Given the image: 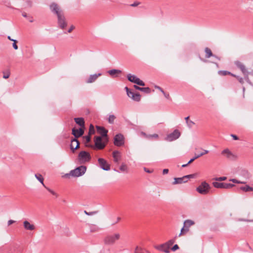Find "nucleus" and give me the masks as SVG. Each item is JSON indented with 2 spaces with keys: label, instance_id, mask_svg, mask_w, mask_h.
<instances>
[{
  "label": "nucleus",
  "instance_id": "60",
  "mask_svg": "<svg viewBox=\"0 0 253 253\" xmlns=\"http://www.w3.org/2000/svg\"><path fill=\"white\" fill-rule=\"evenodd\" d=\"M188 165V164H187L182 165V167H186Z\"/></svg>",
  "mask_w": 253,
  "mask_h": 253
},
{
  "label": "nucleus",
  "instance_id": "20",
  "mask_svg": "<svg viewBox=\"0 0 253 253\" xmlns=\"http://www.w3.org/2000/svg\"><path fill=\"white\" fill-rule=\"evenodd\" d=\"M96 128L98 133L101 134L102 137H106L107 130H106L104 127L97 126Z\"/></svg>",
  "mask_w": 253,
  "mask_h": 253
},
{
  "label": "nucleus",
  "instance_id": "51",
  "mask_svg": "<svg viewBox=\"0 0 253 253\" xmlns=\"http://www.w3.org/2000/svg\"><path fill=\"white\" fill-rule=\"evenodd\" d=\"M169 172V169H163V173L164 174H166L168 173Z\"/></svg>",
  "mask_w": 253,
  "mask_h": 253
},
{
  "label": "nucleus",
  "instance_id": "13",
  "mask_svg": "<svg viewBox=\"0 0 253 253\" xmlns=\"http://www.w3.org/2000/svg\"><path fill=\"white\" fill-rule=\"evenodd\" d=\"M127 95L135 101H139L141 99V96L139 93H134L129 90L128 88L126 87Z\"/></svg>",
  "mask_w": 253,
  "mask_h": 253
},
{
  "label": "nucleus",
  "instance_id": "31",
  "mask_svg": "<svg viewBox=\"0 0 253 253\" xmlns=\"http://www.w3.org/2000/svg\"><path fill=\"white\" fill-rule=\"evenodd\" d=\"M208 153H209V151L208 150H203V151L201 153H200L199 154H197V155H195V158H199V157H201V156H203V155H204L205 154H207Z\"/></svg>",
  "mask_w": 253,
  "mask_h": 253
},
{
  "label": "nucleus",
  "instance_id": "57",
  "mask_svg": "<svg viewBox=\"0 0 253 253\" xmlns=\"http://www.w3.org/2000/svg\"><path fill=\"white\" fill-rule=\"evenodd\" d=\"M7 38L8 40H9L10 41L13 42L14 41V39H12L10 36H8L7 37Z\"/></svg>",
  "mask_w": 253,
  "mask_h": 253
},
{
  "label": "nucleus",
  "instance_id": "44",
  "mask_svg": "<svg viewBox=\"0 0 253 253\" xmlns=\"http://www.w3.org/2000/svg\"><path fill=\"white\" fill-rule=\"evenodd\" d=\"M48 191L52 194L53 195V196H54L55 197H58V195L57 194V193H56L55 191H54L53 190H51L50 189H47Z\"/></svg>",
  "mask_w": 253,
  "mask_h": 253
},
{
  "label": "nucleus",
  "instance_id": "41",
  "mask_svg": "<svg viewBox=\"0 0 253 253\" xmlns=\"http://www.w3.org/2000/svg\"><path fill=\"white\" fill-rule=\"evenodd\" d=\"M238 67L240 68L243 73H245L246 72L245 67L243 65L241 64H239Z\"/></svg>",
  "mask_w": 253,
  "mask_h": 253
},
{
  "label": "nucleus",
  "instance_id": "12",
  "mask_svg": "<svg viewBox=\"0 0 253 253\" xmlns=\"http://www.w3.org/2000/svg\"><path fill=\"white\" fill-rule=\"evenodd\" d=\"M114 144L117 146H120L124 144V137L121 134H117L114 137Z\"/></svg>",
  "mask_w": 253,
  "mask_h": 253
},
{
  "label": "nucleus",
  "instance_id": "2",
  "mask_svg": "<svg viewBox=\"0 0 253 253\" xmlns=\"http://www.w3.org/2000/svg\"><path fill=\"white\" fill-rule=\"evenodd\" d=\"M210 185L206 181H203L197 188L196 191L202 195H206L210 192Z\"/></svg>",
  "mask_w": 253,
  "mask_h": 253
},
{
  "label": "nucleus",
  "instance_id": "39",
  "mask_svg": "<svg viewBox=\"0 0 253 253\" xmlns=\"http://www.w3.org/2000/svg\"><path fill=\"white\" fill-rule=\"evenodd\" d=\"M17 41L16 40H14V41H13L12 46L15 50H17L18 48V46L17 45Z\"/></svg>",
  "mask_w": 253,
  "mask_h": 253
},
{
  "label": "nucleus",
  "instance_id": "7",
  "mask_svg": "<svg viewBox=\"0 0 253 253\" xmlns=\"http://www.w3.org/2000/svg\"><path fill=\"white\" fill-rule=\"evenodd\" d=\"M213 186L216 188L231 189L235 185L231 183H222L215 181L212 182Z\"/></svg>",
  "mask_w": 253,
  "mask_h": 253
},
{
  "label": "nucleus",
  "instance_id": "48",
  "mask_svg": "<svg viewBox=\"0 0 253 253\" xmlns=\"http://www.w3.org/2000/svg\"><path fill=\"white\" fill-rule=\"evenodd\" d=\"M179 249L178 246L177 245H174L173 247L171 248V250L172 251H175Z\"/></svg>",
  "mask_w": 253,
  "mask_h": 253
},
{
  "label": "nucleus",
  "instance_id": "58",
  "mask_svg": "<svg viewBox=\"0 0 253 253\" xmlns=\"http://www.w3.org/2000/svg\"><path fill=\"white\" fill-rule=\"evenodd\" d=\"M138 3H134L133 4H131V6H136L138 5Z\"/></svg>",
  "mask_w": 253,
  "mask_h": 253
},
{
  "label": "nucleus",
  "instance_id": "46",
  "mask_svg": "<svg viewBox=\"0 0 253 253\" xmlns=\"http://www.w3.org/2000/svg\"><path fill=\"white\" fill-rule=\"evenodd\" d=\"M84 142L85 143L89 142L90 140V137L89 135L84 136Z\"/></svg>",
  "mask_w": 253,
  "mask_h": 253
},
{
  "label": "nucleus",
  "instance_id": "33",
  "mask_svg": "<svg viewBox=\"0 0 253 253\" xmlns=\"http://www.w3.org/2000/svg\"><path fill=\"white\" fill-rule=\"evenodd\" d=\"M242 175H243V177L245 178L248 179L249 177V174L247 171L242 170Z\"/></svg>",
  "mask_w": 253,
  "mask_h": 253
},
{
  "label": "nucleus",
  "instance_id": "32",
  "mask_svg": "<svg viewBox=\"0 0 253 253\" xmlns=\"http://www.w3.org/2000/svg\"><path fill=\"white\" fill-rule=\"evenodd\" d=\"M205 52L207 54V55H206L207 57L209 58L211 56L212 52H211V49H210L208 48H206L205 49Z\"/></svg>",
  "mask_w": 253,
  "mask_h": 253
},
{
  "label": "nucleus",
  "instance_id": "10",
  "mask_svg": "<svg viewBox=\"0 0 253 253\" xmlns=\"http://www.w3.org/2000/svg\"><path fill=\"white\" fill-rule=\"evenodd\" d=\"M79 159L82 163L86 162L90 159L89 154L86 151H81L79 154Z\"/></svg>",
  "mask_w": 253,
  "mask_h": 253
},
{
  "label": "nucleus",
  "instance_id": "24",
  "mask_svg": "<svg viewBox=\"0 0 253 253\" xmlns=\"http://www.w3.org/2000/svg\"><path fill=\"white\" fill-rule=\"evenodd\" d=\"M76 123L81 126V128L84 129V122L82 118H75Z\"/></svg>",
  "mask_w": 253,
  "mask_h": 253
},
{
  "label": "nucleus",
  "instance_id": "56",
  "mask_svg": "<svg viewBox=\"0 0 253 253\" xmlns=\"http://www.w3.org/2000/svg\"><path fill=\"white\" fill-rule=\"evenodd\" d=\"M84 213L88 215H91L92 214V212L88 213L86 211H84Z\"/></svg>",
  "mask_w": 253,
  "mask_h": 253
},
{
  "label": "nucleus",
  "instance_id": "53",
  "mask_svg": "<svg viewBox=\"0 0 253 253\" xmlns=\"http://www.w3.org/2000/svg\"><path fill=\"white\" fill-rule=\"evenodd\" d=\"M156 88L158 89L159 90H160L162 92H163V93H164V91H163V90L159 86H156L155 87Z\"/></svg>",
  "mask_w": 253,
  "mask_h": 253
},
{
  "label": "nucleus",
  "instance_id": "49",
  "mask_svg": "<svg viewBox=\"0 0 253 253\" xmlns=\"http://www.w3.org/2000/svg\"><path fill=\"white\" fill-rule=\"evenodd\" d=\"M15 222V220L10 219L7 221V225H8V226H9V225H11L12 224L14 223Z\"/></svg>",
  "mask_w": 253,
  "mask_h": 253
},
{
  "label": "nucleus",
  "instance_id": "9",
  "mask_svg": "<svg viewBox=\"0 0 253 253\" xmlns=\"http://www.w3.org/2000/svg\"><path fill=\"white\" fill-rule=\"evenodd\" d=\"M104 137H96L94 140L95 147L97 149H102L105 146V143L103 141Z\"/></svg>",
  "mask_w": 253,
  "mask_h": 253
},
{
  "label": "nucleus",
  "instance_id": "25",
  "mask_svg": "<svg viewBox=\"0 0 253 253\" xmlns=\"http://www.w3.org/2000/svg\"><path fill=\"white\" fill-rule=\"evenodd\" d=\"M113 157L115 162H118L121 159V154L118 151H114L113 153Z\"/></svg>",
  "mask_w": 253,
  "mask_h": 253
},
{
  "label": "nucleus",
  "instance_id": "17",
  "mask_svg": "<svg viewBox=\"0 0 253 253\" xmlns=\"http://www.w3.org/2000/svg\"><path fill=\"white\" fill-rule=\"evenodd\" d=\"M80 143L77 139L72 140L70 144L71 149L74 152V151L79 147Z\"/></svg>",
  "mask_w": 253,
  "mask_h": 253
},
{
  "label": "nucleus",
  "instance_id": "34",
  "mask_svg": "<svg viewBox=\"0 0 253 253\" xmlns=\"http://www.w3.org/2000/svg\"><path fill=\"white\" fill-rule=\"evenodd\" d=\"M94 126L92 125H90L89 126V135H91L94 133Z\"/></svg>",
  "mask_w": 253,
  "mask_h": 253
},
{
  "label": "nucleus",
  "instance_id": "61",
  "mask_svg": "<svg viewBox=\"0 0 253 253\" xmlns=\"http://www.w3.org/2000/svg\"><path fill=\"white\" fill-rule=\"evenodd\" d=\"M242 79H240V82H241Z\"/></svg>",
  "mask_w": 253,
  "mask_h": 253
},
{
  "label": "nucleus",
  "instance_id": "28",
  "mask_svg": "<svg viewBox=\"0 0 253 253\" xmlns=\"http://www.w3.org/2000/svg\"><path fill=\"white\" fill-rule=\"evenodd\" d=\"M35 176L42 184V185L44 186V184L43 183V178L41 174L39 173L36 174Z\"/></svg>",
  "mask_w": 253,
  "mask_h": 253
},
{
  "label": "nucleus",
  "instance_id": "3",
  "mask_svg": "<svg viewBox=\"0 0 253 253\" xmlns=\"http://www.w3.org/2000/svg\"><path fill=\"white\" fill-rule=\"evenodd\" d=\"M120 238V234L118 233H116L106 237L104 239V242L107 244L111 245L114 244L116 241L119 240Z\"/></svg>",
  "mask_w": 253,
  "mask_h": 253
},
{
  "label": "nucleus",
  "instance_id": "38",
  "mask_svg": "<svg viewBox=\"0 0 253 253\" xmlns=\"http://www.w3.org/2000/svg\"><path fill=\"white\" fill-rule=\"evenodd\" d=\"M227 177L226 176H221L219 177H216L215 178L216 181H222L226 180Z\"/></svg>",
  "mask_w": 253,
  "mask_h": 253
},
{
  "label": "nucleus",
  "instance_id": "47",
  "mask_svg": "<svg viewBox=\"0 0 253 253\" xmlns=\"http://www.w3.org/2000/svg\"><path fill=\"white\" fill-rule=\"evenodd\" d=\"M120 169L123 171H126L127 170V167L125 165H122L120 167Z\"/></svg>",
  "mask_w": 253,
  "mask_h": 253
},
{
  "label": "nucleus",
  "instance_id": "16",
  "mask_svg": "<svg viewBox=\"0 0 253 253\" xmlns=\"http://www.w3.org/2000/svg\"><path fill=\"white\" fill-rule=\"evenodd\" d=\"M84 128H80L79 129L73 128L72 129V134L76 138L80 137L84 134Z\"/></svg>",
  "mask_w": 253,
  "mask_h": 253
},
{
  "label": "nucleus",
  "instance_id": "11",
  "mask_svg": "<svg viewBox=\"0 0 253 253\" xmlns=\"http://www.w3.org/2000/svg\"><path fill=\"white\" fill-rule=\"evenodd\" d=\"M180 135V133L177 130H175L172 133L167 135L166 140L168 141H172L178 138Z\"/></svg>",
  "mask_w": 253,
  "mask_h": 253
},
{
  "label": "nucleus",
  "instance_id": "15",
  "mask_svg": "<svg viewBox=\"0 0 253 253\" xmlns=\"http://www.w3.org/2000/svg\"><path fill=\"white\" fill-rule=\"evenodd\" d=\"M155 248L160 251L165 252L166 253H169L170 248L165 243L158 245L155 247Z\"/></svg>",
  "mask_w": 253,
  "mask_h": 253
},
{
  "label": "nucleus",
  "instance_id": "23",
  "mask_svg": "<svg viewBox=\"0 0 253 253\" xmlns=\"http://www.w3.org/2000/svg\"><path fill=\"white\" fill-rule=\"evenodd\" d=\"M121 72V70L117 69H113L108 71V73L113 77H117Z\"/></svg>",
  "mask_w": 253,
  "mask_h": 253
},
{
  "label": "nucleus",
  "instance_id": "54",
  "mask_svg": "<svg viewBox=\"0 0 253 253\" xmlns=\"http://www.w3.org/2000/svg\"><path fill=\"white\" fill-rule=\"evenodd\" d=\"M196 158H195V157L194 158H193V159H191L187 163V164H190L191 163H192L195 159H196Z\"/></svg>",
  "mask_w": 253,
  "mask_h": 253
},
{
  "label": "nucleus",
  "instance_id": "14",
  "mask_svg": "<svg viewBox=\"0 0 253 253\" xmlns=\"http://www.w3.org/2000/svg\"><path fill=\"white\" fill-rule=\"evenodd\" d=\"M98 163L100 167L105 170H109L110 169V166L107 161L103 158H99L98 159Z\"/></svg>",
  "mask_w": 253,
  "mask_h": 253
},
{
  "label": "nucleus",
  "instance_id": "6",
  "mask_svg": "<svg viewBox=\"0 0 253 253\" xmlns=\"http://www.w3.org/2000/svg\"><path fill=\"white\" fill-rule=\"evenodd\" d=\"M127 79L131 82L137 84L139 85L144 86V83L139 78H137L134 75L129 74L127 76Z\"/></svg>",
  "mask_w": 253,
  "mask_h": 253
},
{
  "label": "nucleus",
  "instance_id": "52",
  "mask_svg": "<svg viewBox=\"0 0 253 253\" xmlns=\"http://www.w3.org/2000/svg\"><path fill=\"white\" fill-rule=\"evenodd\" d=\"M231 136L233 138V139L234 140H238V137L236 135H235L232 134Z\"/></svg>",
  "mask_w": 253,
  "mask_h": 253
},
{
  "label": "nucleus",
  "instance_id": "22",
  "mask_svg": "<svg viewBox=\"0 0 253 253\" xmlns=\"http://www.w3.org/2000/svg\"><path fill=\"white\" fill-rule=\"evenodd\" d=\"M186 181L185 179L184 178V176L182 177H178V178H174V181L173 182V184H182L186 183Z\"/></svg>",
  "mask_w": 253,
  "mask_h": 253
},
{
  "label": "nucleus",
  "instance_id": "50",
  "mask_svg": "<svg viewBox=\"0 0 253 253\" xmlns=\"http://www.w3.org/2000/svg\"><path fill=\"white\" fill-rule=\"evenodd\" d=\"M9 73H7L6 74H4L3 78L4 79H7V78H9Z\"/></svg>",
  "mask_w": 253,
  "mask_h": 253
},
{
  "label": "nucleus",
  "instance_id": "18",
  "mask_svg": "<svg viewBox=\"0 0 253 253\" xmlns=\"http://www.w3.org/2000/svg\"><path fill=\"white\" fill-rule=\"evenodd\" d=\"M57 16L59 26L62 29L64 28L66 26V23L65 21L64 17L62 14H58Z\"/></svg>",
  "mask_w": 253,
  "mask_h": 253
},
{
  "label": "nucleus",
  "instance_id": "40",
  "mask_svg": "<svg viewBox=\"0 0 253 253\" xmlns=\"http://www.w3.org/2000/svg\"><path fill=\"white\" fill-rule=\"evenodd\" d=\"M120 217H116L115 219H114V221H111V225H114V224H116L117 223H118L120 220Z\"/></svg>",
  "mask_w": 253,
  "mask_h": 253
},
{
  "label": "nucleus",
  "instance_id": "37",
  "mask_svg": "<svg viewBox=\"0 0 253 253\" xmlns=\"http://www.w3.org/2000/svg\"><path fill=\"white\" fill-rule=\"evenodd\" d=\"M229 181H232V182H233V183H242V184L245 183L244 182H242V181L238 180L237 179H235V178L230 179Z\"/></svg>",
  "mask_w": 253,
  "mask_h": 253
},
{
  "label": "nucleus",
  "instance_id": "43",
  "mask_svg": "<svg viewBox=\"0 0 253 253\" xmlns=\"http://www.w3.org/2000/svg\"><path fill=\"white\" fill-rule=\"evenodd\" d=\"M115 119V117L114 115H110L109 117L108 121L110 123H113Z\"/></svg>",
  "mask_w": 253,
  "mask_h": 253
},
{
  "label": "nucleus",
  "instance_id": "21",
  "mask_svg": "<svg viewBox=\"0 0 253 253\" xmlns=\"http://www.w3.org/2000/svg\"><path fill=\"white\" fill-rule=\"evenodd\" d=\"M101 74L100 73H98V74H95L90 75V76L87 81V83H91L94 82L97 79V78L98 77L101 76Z\"/></svg>",
  "mask_w": 253,
  "mask_h": 253
},
{
  "label": "nucleus",
  "instance_id": "1",
  "mask_svg": "<svg viewBox=\"0 0 253 253\" xmlns=\"http://www.w3.org/2000/svg\"><path fill=\"white\" fill-rule=\"evenodd\" d=\"M86 170V167L84 166H80L74 169L71 170L69 173L63 174L62 177L65 178L69 179L71 177H78L83 175Z\"/></svg>",
  "mask_w": 253,
  "mask_h": 253
},
{
  "label": "nucleus",
  "instance_id": "19",
  "mask_svg": "<svg viewBox=\"0 0 253 253\" xmlns=\"http://www.w3.org/2000/svg\"><path fill=\"white\" fill-rule=\"evenodd\" d=\"M50 8L51 10L55 12L57 16L58 14H61L60 11V8L57 4L55 3H52L50 6Z\"/></svg>",
  "mask_w": 253,
  "mask_h": 253
},
{
  "label": "nucleus",
  "instance_id": "55",
  "mask_svg": "<svg viewBox=\"0 0 253 253\" xmlns=\"http://www.w3.org/2000/svg\"><path fill=\"white\" fill-rule=\"evenodd\" d=\"M144 170L146 172H148V173H151L152 172V171L150 170H148L146 168H144Z\"/></svg>",
  "mask_w": 253,
  "mask_h": 253
},
{
  "label": "nucleus",
  "instance_id": "36",
  "mask_svg": "<svg viewBox=\"0 0 253 253\" xmlns=\"http://www.w3.org/2000/svg\"><path fill=\"white\" fill-rule=\"evenodd\" d=\"M175 242V240L174 239H171L168 241L166 244L170 248Z\"/></svg>",
  "mask_w": 253,
  "mask_h": 253
},
{
  "label": "nucleus",
  "instance_id": "30",
  "mask_svg": "<svg viewBox=\"0 0 253 253\" xmlns=\"http://www.w3.org/2000/svg\"><path fill=\"white\" fill-rule=\"evenodd\" d=\"M196 174H189V175H185V176H184V178L187 182L189 179L194 178L196 177Z\"/></svg>",
  "mask_w": 253,
  "mask_h": 253
},
{
  "label": "nucleus",
  "instance_id": "59",
  "mask_svg": "<svg viewBox=\"0 0 253 253\" xmlns=\"http://www.w3.org/2000/svg\"><path fill=\"white\" fill-rule=\"evenodd\" d=\"M74 29V27L73 26H71V28H70V29H69L68 32H70L72 30V29Z\"/></svg>",
  "mask_w": 253,
  "mask_h": 253
},
{
  "label": "nucleus",
  "instance_id": "42",
  "mask_svg": "<svg viewBox=\"0 0 253 253\" xmlns=\"http://www.w3.org/2000/svg\"><path fill=\"white\" fill-rule=\"evenodd\" d=\"M219 73L220 75H226L231 74L232 76H235V75L231 74L230 72H227L225 71H220Z\"/></svg>",
  "mask_w": 253,
  "mask_h": 253
},
{
  "label": "nucleus",
  "instance_id": "5",
  "mask_svg": "<svg viewBox=\"0 0 253 253\" xmlns=\"http://www.w3.org/2000/svg\"><path fill=\"white\" fill-rule=\"evenodd\" d=\"M23 227L25 230L31 232L35 231L36 229L35 224L32 221L28 220H23Z\"/></svg>",
  "mask_w": 253,
  "mask_h": 253
},
{
  "label": "nucleus",
  "instance_id": "29",
  "mask_svg": "<svg viewBox=\"0 0 253 253\" xmlns=\"http://www.w3.org/2000/svg\"><path fill=\"white\" fill-rule=\"evenodd\" d=\"M89 230L92 232H96L99 230V227L95 225L91 224L89 225Z\"/></svg>",
  "mask_w": 253,
  "mask_h": 253
},
{
  "label": "nucleus",
  "instance_id": "27",
  "mask_svg": "<svg viewBox=\"0 0 253 253\" xmlns=\"http://www.w3.org/2000/svg\"><path fill=\"white\" fill-rule=\"evenodd\" d=\"M134 87L137 90L143 91L146 93H150V89L149 87H140L137 85H134Z\"/></svg>",
  "mask_w": 253,
  "mask_h": 253
},
{
  "label": "nucleus",
  "instance_id": "35",
  "mask_svg": "<svg viewBox=\"0 0 253 253\" xmlns=\"http://www.w3.org/2000/svg\"><path fill=\"white\" fill-rule=\"evenodd\" d=\"M134 253H143L142 248L139 247L137 246V247H136V248L135 249Z\"/></svg>",
  "mask_w": 253,
  "mask_h": 253
},
{
  "label": "nucleus",
  "instance_id": "45",
  "mask_svg": "<svg viewBox=\"0 0 253 253\" xmlns=\"http://www.w3.org/2000/svg\"><path fill=\"white\" fill-rule=\"evenodd\" d=\"M148 138H155L157 139L158 138V135L157 134H153L152 135H149L147 136Z\"/></svg>",
  "mask_w": 253,
  "mask_h": 253
},
{
  "label": "nucleus",
  "instance_id": "8",
  "mask_svg": "<svg viewBox=\"0 0 253 253\" xmlns=\"http://www.w3.org/2000/svg\"><path fill=\"white\" fill-rule=\"evenodd\" d=\"M221 155L230 160H234L237 158V156L228 149H225L222 150Z\"/></svg>",
  "mask_w": 253,
  "mask_h": 253
},
{
  "label": "nucleus",
  "instance_id": "26",
  "mask_svg": "<svg viewBox=\"0 0 253 253\" xmlns=\"http://www.w3.org/2000/svg\"><path fill=\"white\" fill-rule=\"evenodd\" d=\"M239 189L244 192H249L253 191V188L250 187L248 185H245L244 186H241Z\"/></svg>",
  "mask_w": 253,
  "mask_h": 253
},
{
  "label": "nucleus",
  "instance_id": "4",
  "mask_svg": "<svg viewBox=\"0 0 253 253\" xmlns=\"http://www.w3.org/2000/svg\"><path fill=\"white\" fill-rule=\"evenodd\" d=\"M194 222L190 219L186 220L184 222V226L181 229L180 233L179 234V236H181L182 235L185 234L189 230V227L194 224Z\"/></svg>",
  "mask_w": 253,
  "mask_h": 253
}]
</instances>
